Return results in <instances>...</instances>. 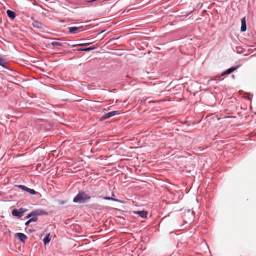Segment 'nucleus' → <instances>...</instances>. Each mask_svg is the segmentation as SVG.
Here are the masks:
<instances>
[{"label":"nucleus","instance_id":"1","mask_svg":"<svg viewBox=\"0 0 256 256\" xmlns=\"http://www.w3.org/2000/svg\"><path fill=\"white\" fill-rule=\"evenodd\" d=\"M90 197L89 196L84 192H80L74 198V202L78 203H84L86 200H90Z\"/></svg>","mask_w":256,"mask_h":256},{"label":"nucleus","instance_id":"2","mask_svg":"<svg viewBox=\"0 0 256 256\" xmlns=\"http://www.w3.org/2000/svg\"><path fill=\"white\" fill-rule=\"evenodd\" d=\"M118 111H112L111 112H108L106 114H104L100 118V120H104L106 119H107L108 118H110L111 116H112L116 114H118Z\"/></svg>","mask_w":256,"mask_h":256},{"label":"nucleus","instance_id":"3","mask_svg":"<svg viewBox=\"0 0 256 256\" xmlns=\"http://www.w3.org/2000/svg\"><path fill=\"white\" fill-rule=\"evenodd\" d=\"M24 210H22V209L17 210V209H14L12 211V214L14 216H17L18 218H20L24 214Z\"/></svg>","mask_w":256,"mask_h":256},{"label":"nucleus","instance_id":"4","mask_svg":"<svg viewBox=\"0 0 256 256\" xmlns=\"http://www.w3.org/2000/svg\"><path fill=\"white\" fill-rule=\"evenodd\" d=\"M82 26H80V27H75V26H72L68 28V32L70 34H76L80 30L82 29Z\"/></svg>","mask_w":256,"mask_h":256},{"label":"nucleus","instance_id":"5","mask_svg":"<svg viewBox=\"0 0 256 256\" xmlns=\"http://www.w3.org/2000/svg\"><path fill=\"white\" fill-rule=\"evenodd\" d=\"M15 236L16 238H18L20 241L22 242H24L27 238V236L22 233H16Z\"/></svg>","mask_w":256,"mask_h":256},{"label":"nucleus","instance_id":"6","mask_svg":"<svg viewBox=\"0 0 256 256\" xmlns=\"http://www.w3.org/2000/svg\"><path fill=\"white\" fill-rule=\"evenodd\" d=\"M238 68V66L236 67H232L222 72L221 74V76H224L226 74H231L232 72L235 71L237 68Z\"/></svg>","mask_w":256,"mask_h":256},{"label":"nucleus","instance_id":"7","mask_svg":"<svg viewBox=\"0 0 256 256\" xmlns=\"http://www.w3.org/2000/svg\"><path fill=\"white\" fill-rule=\"evenodd\" d=\"M241 28L240 30L242 32H244L246 30V18L244 17L241 20Z\"/></svg>","mask_w":256,"mask_h":256},{"label":"nucleus","instance_id":"8","mask_svg":"<svg viewBox=\"0 0 256 256\" xmlns=\"http://www.w3.org/2000/svg\"><path fill=\"white\" fill-rule=\"evenodd\" d=\"M134 213L138 214L140 217L142 218H146L148 214V212L145 210L134 211Z\"/></svg>","mask_w":256,"mask_h":256},{"label":"nucleus","instance_id":"9","mask_svg":"<svg viewBox=\"0 0 256 256\" xmlns=\"http://www.w3.org/2000/svg\"><path fill=\"white\" fill-rule=\"evenodd\" d=\"M6 13H7L8 16L12 20L14 19L16 17L15 12L13 11H12V10H7Z\"/></svg>","mask_w":256,"mask_h":256},{"label":"nucleus","instance_id":"10","mask_svg":"<svg viewBox=\"0 0 256 256\" xmlns=\"http://www.w3.org/2000/svg\"><path fill=\"white\" fill-rule=\"evenodd\" d=\"M32 25L34 27H36L38 28H42V24L38 21H34L33 22Z\"/></svg>","mask_w":256,"mask_h":256},{"label":"nucleus","instance_id":"11","mask_svg":"<svg viewBox=\"0 0 256 256\" xmlns=\"http://www.w3.org/2000/svg\"><path fill=\"white\" fill-rule=\"evenodd\" d=\"M50 234H48L43 240L44 244H46L50 242V238H49Z\"/></svg>","mask_w":256,"mask_h":256},{"label":"nucleus","instance_id":"12","mask_svg":"<svg viewBox=\"0 0 256 256\" xmlns=\"http://www.w3.org/2000/svg\"><path fill=\"white\" fill-rule=\"evenodd\" d=\"M51 44L54 46H62V43H60V42H55V41L52 42Z\"/></svg>","mask_w":256,"mask_h":256},{"label":"nucleus","instance_id":"13","mask_svg":"<svg viewBox=\"0 0 256 256\" xmlns=\"http://www.w3.org/2000/svg\"><path fill=\"white\" fill-rule=\"evenodd\" d=\"M103 198L106 200H112V201H114V202L118 201L117 199H116V198H110V197H108V196L104 197Z\"/></svg>","mask_w":256,"mask_h":256},{"label":"nucleus","instance_id":"14","mask_svg":"<svg viewBox=\"0 0 256 256\" xmlns=\"http://www.w3.org/2000/svg\"><path fill=\"white\" fill-rule=\"evenodd\" d=\"M90 44V43H85V44H74V45H73L72 46L73 47H75V46H88Z\"/></svg>","mask_w":256,"mask_h":256},{"label":"nucleus","instance_id":"15","mask_svg":"<svg viewBox=\"0 0 256 256\" xmlns=\"http://www.w3.org/2000/svg\"><path fill=\"white\" fill-rule=\"evenodd\" d=\"M27 192H29L32 194H36V192L34 189H30L28 188Z\"/></svg>","mask_w":256,"mask_h":256},{"label":"nucleus","instance_id":"16","mask_svg":"<svg viewBox=\"0 0 256 256\" xmlns=\"http://www.w3.org/2000/svg\"><path fill=\"white\" fill-rule=\"evenodd\" d=\"M6 64V62L4 59L0 57V66L4 67V65Z\"/></svg>","mask_w":256,"mask_h":256},{"label":"nucleus","instance_id":"17","mask_svg":"<svg viewBox=\"0 0 256 256\" xmlns=\"http://www.w3.org/2000/svg\"><path fill=\"white\" fill-rule=\"evenodd\" d=\"M18 187L19 188H20V189H22V190H24V191H26V192H27V190H28V187H26V186H23V185L18 186Z\"/></svg>","mask_w":256,"mask_h":256},{"label":"nucleus","instance_id":"18","mask_svg":"<svg viewBox=\"0 0 256 256\" xmlns=\"http://www.w3.org/2000/svg\"><path fill=\"white\" fill-rule=\"evenodd\" d=\"M94 49V47H90V48H82V50L84 52H88L91 50H93Z\"/></svg>","mask_w":256,"mask_h":256},{"label":"nucleus","instance_id":"19","mask_svg":"<svg viewBox=\"0 0 256 256\" xmlns=\"http://www.w3.org/2000/svg\"><path fill=\"white\" fill-rule=\"evenodd\" d=\"M37 217L36 216H34V217H33L32 218L30 219V222H36L37 220Z\"/></svg>","mask_w":256,"mask_h":256},{"label":"nucleus","instance_id":"20","mask_svg":"<svg viewBox=\"0 0 256 256\" xmlns=\"http://www.w3.org/2000/svg\"><path fill=\"white\" fill-rule=\"evenodd\" d=\"M30 222H30V220H28V221L26 222L25 224H26V226H28V224H30Z\"/></svg>","mask_w":256,"mask_h":256},{"label":"nucleus","instance_id":"21","mask_svg":"<svg viewBox=\"0 0 256 256\" xmlns=\"http://www.w3.org/2000/svg\"><path fill=\"white\" fill-rule=\"evenodd\" d=\"M82 48L78 49V51H83V50H82Z\"/></svg>","mask_w":256,"mask_h":256},{"label":"nucleus","instance_id":"22","mask_svg":"<svg viewBox=\"0 0 256 256\" xmlns=\"http://www.w3.org/2000/svg\"><path fill=\"white\" fill-rule=\"evenodd\" d=\"M31 214H29L27 216V218H30V216Z\"/></svg>","mask_w":256,"mask_h":256}]
</instances>
